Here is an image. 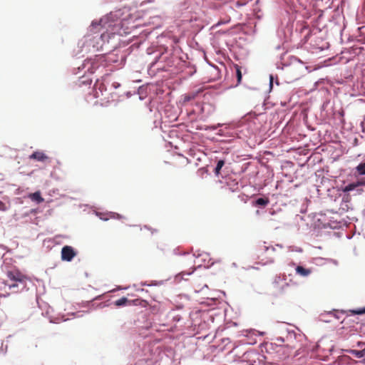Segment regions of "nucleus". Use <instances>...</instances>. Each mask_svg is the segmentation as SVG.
<instances>
[{
    "mask_svg": "<svg viewBox=\"0 0 365 365\" xmlns=\"http://www.w3.org/2000/svg\"><path fill=\"white\" fill-rule=\"evenodd\" d=\"M274 262V259H270V260H269V262Z\"/></svg>",
    "mask_w": 365,
    "mask_h": 365,
    "instance_id": "obj_22",
    "label": "nucleus"
},
{
    "mask_svg": "<svg viewBox=\"0 0 365 365\" xmlns=\"http://www.w3.org/2000/svg\"><path fill=\"white\" fill-rule=\"evenodd\" d=\"M270 250H271L272 252H274V248H273V247H272V248L270 249Z\"/></svg>",
    "mask_w": 365,
    "mask_h": 365,
    "instance_id": "obj_21",
    "label": "nucleus"
},
{
    "mask_svg": "<svg viewBox=\"0 0 365 365\" xmlns=\"http://www.w3.org/2000/svg\"><path fill=\"white\" fill-rule=\"evenodd\" d=\"M361 344H362L361 342H358V346H361Z\"/></svg>",
    "mask_w": 365,
    "mask_h": 365,
    "instance_id": "obj_20",
    "label": "nucleus"
},
{
    "mask_svg": "<svg viewBox=\"0 0 365 365\" xmlns=\"http://www.w3.org/2000/svg\"><path fill=\"white\" fill-rule=\"evenodd\" d=\"M295 269L296 273L302 277H307L312 273L310 269L305 268L302 266H297Z\"/></svg>",
    "mask_w": 365,
    "mask_h": 365,
    "instance_id": "obj_6",
    "label": "nucleus"
},
{
    "mask_svg": "<svg viewBox=\"0 0 365 365\" xmlns=\"http://www.w3.org/2000/svg\"><path fill=\"white\" fill-rule=\"evenodd\" d=\"M29 159H34L39 162H46L49 158L43 152L36 151L29 155Z\"/></svg>",
    "mask_w": 365,
    "mask_h": 365,
    "instance_id": "obj_4",
    "label": "nucleus"
},
{
    "mask_svg": "<svg viewBox=\"0 0 365 365\" xmlns=\"http://www.w3.org/2000/svg\"><path fill=\"white\" fill-rule=\"evenodd\" d=\"M76 255V252L71 246L66 245L61 249V259L63 261L71 262Z\"/></svg>",
    "mask_w": 365,
    "mask_h": 365,
    "instance_id": "obj_2",
    "label": "nucleus"
},
{
    "mask_svg": "<svg viewBox=\"0 0 365 365\" xmlns=\"http://www.w3.org/2000/svg\"><path fill=\"white\" fill-rule=\"evenodd\" d=\"M0 210L3 211L6 210V205L2 202H0Z\"/></svg>",
    "mask_w": 365,
    "mask_h": 365,
    "instance_id": "obj_17",
    "label": "nucleus"
},
{
    "mask_svg": "<svg viewBox=\"0 0 365 365\" xmlns=\"http://www.w3.org/2000/svg\"><path fill=\"white\" fill-rule=\"evenodd\" d=\"M272 79H273V77H272V76H271V77H270V83H271V84L272 83Z\"/></svg>",
    "mask_w": 365,
    "mask_h": 365,
    "instance_id": "obj_19",
    "label": "nucleus"
},
{
    "mask_svg": "<svg viewBox=\"0 0 365 365\" xmlns=\"http://www.w3.org/2000/svg\"><path fill=\"white\" fill-rule=\"evenodd\" d=\"M355 182H356L357 187L365 185V181H364L363 180H357Z\"/></svg>",
    "mask_w": 365,
    "mask_h": 365,
    "instance_id": "obj_15",
    "label": "nucleus"
},
{
    "mask_svg": "<svg viewBox=\"0 0 365 365\" xmlns=\"http://www.w3.org/2000/svg\"><path fill=\"white\" fill-rule=\"evenodd\" d=\"M6 275V279L0 280V297H3L23 291L29 280L26 275L18 269L9 270Z\"/></svg>",
    "mask_w": 365,
    "mask_h": 365,
    "instance_id": "obj_1",
    "label": "nucleus"
},
{
    "mask_svg": "<svg viewBox=\"0 0 365 365\" xmlns=\"http://www.w3.org/2000/svg\"><path fill=\"white\" fill-rule=\"evenodd\" d=\"M346 351L358 359L363 358L362 362L365 364V348L361 350L349 349Z\"/></svg>",
    "mask_w": 365,
    "mask_h": 365,
    "instance_id": "obj_5",
    "label": "nucleus"
},
{
    "mask_svg": "<svg viewBox=\"0 0 365 365\" xmlns=\"http://www.w3.org/2000/svg\"><path fill=\"white\" fill-rule=\"evenodd\" d=\"M289 285L288 283L284 282V284L282 287V292H285L284 288H289Z\"/></svg>",
    "mask_w": 365,
    "mask_h": 365,
    "instance_id": "obj_16",
    "label": "nucleus"
},
{
    "mask_svg": "<svg viewBox=\"0 0 365 365\" xmlns=\"http://www.w3.org/2000/svg\"><path fill=\"white\" fill-rule=\"evenodd\" d=\"M100 24L106 29V30L111 34H115L119 27V24H113L111 22L109 21V17H104L101 19Z\"/></svg>",
    "mask_w": 365,
    "mask_h": 365,
    "instance_id": "obj_3",
    "label": "nucleus"
},
{
    "mask_svg": "<svg viewBox=\"0 0 365 365\" xmlns=\"http://www.w3.org/2000/svg\"><path fill=\"white\" fill-rule=\"evenodd\" d=\"M29 197L32 200L35 201L37 203H41L44 201V199L41 197V192L39 191L35 192L34 193H31L29 195Z\"/></svg>",
    "mask_w": 365,
    "mask_h": 365,
    "instance_id": "obj_7",
    "label": "nucleus"
},
{
    "mask_svg": "<svg viewBox=\"0 0 365 365\" xmlns=\"http://www.w3.org/2000/svg\"><path fill=\"white\" fill-rule=\"evenodd\" d=\"M225 165V161L223 160H220L216 165V168L215 169V173L218 175L220 174V170Z\"/></svg>",
    "mask_w": 365,
    "mask_h": 365,
    "instance_id": "obj_12",
    "label": "nucleus"
},
{
    "mask_svg": "<svg viewBox=\"0 0 365 365\" xmlns=\"http://www.w3.org/2000/svg\"><path fill=\"white\" fill-rule=\"evenodd\" d=\"M269 200L268 197H261V198H258L255 201V205L264 207V206L267 205L269 204Z\"/></svg>",
    "mask_w": 365,
    "mask_h": 365,
    "instance_id": "obj_10",
    "label": "nucleus"
},
{
    "mask_svg": "<svg viewBox=\"0 0 365 365\" xmlns=\"http://www.w3.org/2000/svg\"><path fill=\"white\" fill-rule=\"evenodd\" d=\"M352 314H365V307L362 309H358L356 310H349Z\"/></svg>",
    "mask_w": 365,
    "mask_h": 365,
    "instance_id": "obj_14",
    "label": "nucleus"
},
{
    "mask_svg": "<svg viewBox=\"0 0 365 365\" xmlns=\"http://www.w3.org/2000/svg\"><path fill=\"white\" fill-rule=\"evenodd\" d=\"M193 98H194V96H185V101H189Z\"/></svg>",
    "mask_w": 365,
    "mask_h": 365,
    "instance_id": "obj_18",
    "label": "nucleus"
},
{
    "mask_svg": "<svg viewBox=\"0 0 365 365\" xmlns=\"http://www.w3.org/2000/svg\"><path fill=\"white\" fill-rule=\"evenodd\" d=\"M356 187H357L356 184L354 182L350 183L348 185L345 186L344 187H343L341 189V190H342L343 192H349L350 191L354 190Z\"/></svg>",
    "mask_w": 365,
    "mask_h": 365,
    "instance_id": "obj_11",
    "label": "nucleus"
},
{
    "mask_svg": "<svg viewBox=\"0 0 365 365\" xmlns=\"http://www.w3.org/2000/svg\"><path fill=\"white\" fill-rule=\"evenodd\" d=\"M356 173L359 175H365V163H359L355 168Z\"/></svg>",
    "mask_w": 365,
    "mask_h": 365,
    "instance_id": "obj_9",
    "label": "nucleus"
},
{
    "mask_svg": "<svg viewBox=\"0 0 365 365\" xmlns=\"http://www.w3.org/2000/svg\"><path fill=\"white\" fill-rule=\"evenodd\" d=\"M129 303V300L123 297L116 301L114 302V305L115 307H122V306H126Z\"/></svg>",
    "mask_w": 365,
    "mask_h": 365,
    "instance_id": "obj_8",
    "label": "nucleus"
},
{
    "mask_svg": "<svg viewBox=\"0 0 365 365\" xmlns=\"http://www.w3.org/2000/svg\"><path fill=\"white\" fill-rule=\"evenodd\" d=\"M235 68H236V75H237V84H240L241 83L242 77L241 69H240V67L238 65H236Z\"/></svg>",
    "mask_w": 365,
    "mask_h": 365,
    "instance_id": "obj_13",
    "label": "nucleus"
}]
</instances>
